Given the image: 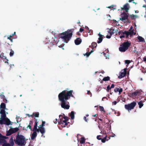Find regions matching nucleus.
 <instances>
[{
	"mask_svg": "<svg viewBox=\"0 0 146 146\" xmlns=\"http://www.w3.org/2000/svg\"><path fill=\"white\" fill-rule=\"evenodd\" d=\"M63 115H64V117H63V118L66 120V121H68L69 119L68 117L67 116H66L64 114H63Z\"/></svg>",
	"mask_w": 146,
	"mask_h": 146,
	"instance_id": "c9c22d12",
	"label": "nucleus"
},
{
	"mask_svg": "<svg viewBox=\"0 0 146 146\" xmlns=\"http://www.w3.org/2000/svg\"><path fill=\"white\" fill-rule=\"evenodd\" d=\"M2 136L1 134L0 133V144L6 142V141L5 139L2 138Z\"/></svg>",
	"mask_w": 146,
	"mask_h": 146,
	"instance_id": "2eb2a0df",
	"label": "nucleus"
},
{
	"mask_svg": "<svg viewBox=\"0 0 146 146\" xmlns=\"http://www.w3.org/2000/svg\"><path fill=\"white\" fill-rule=\"evenodd\" d=\"M143 60L144 61H146V57H144L143 58Z\"/></svg>",
	"mask_w": 146,
	"mask_h": 146,
	"instance_id": "774afa93",
	"label": "nucleus"
},
{
	"mask_svg": "<svg viewBox=\"0 0 146 146\" xmlns=\"http://www.w3.org/2000/svg\"><path fill=\"white\" fill-rule=\"evenodd\" d=\"M37 129V127H35V126H34L33 129L32 131L33 132L36 131V130Z\"/></svg>",
	"mask_w": 146,
	"mask_h": 146,
	"instance_id": "49530a36",
	"label": "nucleus"
},
{
	"mask_svg": "<svg viewBox=\"0 0 146 146\" xmlns=\"http://www.w3.org/2000/svg\"><path fill=\"white\" fill-rule=\"evenodd\" d=\"M13 133H15L19 130V129L18 127L15 128H11L10 129Z\"/></svg>",
	"mask_w": 146,
	"mask_h": 146,
	"instance_id": "f3484780",
	"label": "nucleus"
},
{
	"mask_svg": "<svg viewBox=\"0 0 146 146\" xmlns=\"http://www.w3.org/2000/svg\"><path fill=\"white\" fill-rule=\"evenodd\" d=\"M117 103V102L116 101H115L114 102H113V104L114 105H115Z\"/></svg>",
	"mask_w": 146,
	"mask_h": 146,
	"instance_id": "338daca9",
	"label": "nucleus"
},
{
	"mask_svg": "<svg viewBox=\"0 0 146 146\" xmlns=\"http://www.w3.org/2000/svg\"><path fill=\"white\" fill-rule=\"evenodd\" d=\"M111 109L112 110V111L114 112V113L115 114H116L117 113L114 110L112 109Z\"/></svg>",
	"mask_w": 146,
	"mask_h": 146,
	"instance_id": "69168bd1",
	"label": "nucleus"
},
{
	"mask_svg": "<svg viewBox=\"0 0 146 146\" xmlns=\"http://www.w3.org/2000/svg\"><path fill=\"white\" fill-rule=\"evenodd\" d=\"M138 104L139 105V107L141 108L143 105L142 101H141L138 103Z\"/></svg>",
	"mask_w": 146,
	"mask_h": 146,
	"instance_id": "393cba45",
	"label": "nucleus"
},
{
	"mask_svg": "<svg viewBox=\"0 0 146 146\" xmlns=\"http://www.w3.org/2000/svg\"><path fill=\"white\" fill-rule=\"evenodd\" d=\"M126 75V73L123 72H121L120 75L118 76V78L120 79L121 78L125 76Z\"/></svg>",
	"mask_w": 146,
	"mask_h": 146,
	"instance_id": "5701e85b",
	"label": "nucleus"
},
{
	"mask_svg": "<svg viewBox=\"0 0 146 146\" xmlns=\"http://www.w3.org/2000/svg\"><path fill=\"white\" fill-rule=\"evenodd\" d=\"M82 42V39L80 38H77L75 40V44L76 45H78L80 44Z\"/></svg>",
	"mask_w": 146,
	"mask_h": 146,
	"instance_id": "f8f14e48",
	"label": "nucleus"
},
{
	"mask_svg": "<svg viewBox=\"0 0 146 146\" xmlns=\"http://www.w3.org/2000/svg\"><path fill=\"white\" fill-rule=\"evenodd\" d=\"M0 113L2 114H5V111L4 109H2L1 110Z\"/></svg>",
	"mask_w": 146,
	"mask_h": 146,
	"instance_id": "ea45409f",
	"label": "nucleus"
},
{
	"mask_svg": "<svg viewBox=\"0 0 146 146\" xmlns=\"http://www.w3.org/2000/svg\"><path fill=\"white\" fill-rule=\"evenodd\" d=\"M111 89V87H110V85H108L107 87V90L108 92H109Z\"/></svg>",
	"mask_w": 146,
	"mask_h": 146,
	"instance_id": "a18cd8bd",
	"label": "nucleus"
},
{
	"mask_svg": "<svg viewBox=\"0 0 146 146\" xmlns=\"http://www.w3.org/2000/svg\"><path fill=\"white\" fill-rule=\"evenodd\" d=\"M98 35L99 36V38H98V40L97 41V43L98 44L100 43L102 41L103 37H104V35H102L100 34V33L98 34Z\"/></svg>",
	"mask_w": 146,
	"mask_h": 146,
	"instance_id": "9d476101",
	"label": "nucleus"
},
{
	"mask_svg": "<svg viewBox=\"0 0 146 146\" xmlns=\"http://www.w3.org/2000/svg\"><path fill=\"white\" fill-rule=\"evenodd\" d=\"M129 32L127 31H125L124 32L123 31V33H122L123 34V35H126V34L127 33Z\"/></svg>",
	"mask_w": 146,
	"mask_h": 146,
	"instance_id": "8fccbe9b",
	"label": "nucleus"
},
{
	"mask_svg": "<svg viewBox=\"0 0 146 146\" xmlns=\"http://www.w3.org/2000/svg\"><path fill=\"white\" fill-rule=\"evenodd\" d=\"M101 137V135H98L97 136V139L99 140H101L102 139V138L100 137Z\"/></svg>",
	"mask_w": 146,
	"mask_h": 146,
	"instance_id": "c03bdc74",
	"label": "nucleus"
},
{
	"mask_svg": "<svg viewBox=\"0 0 146 146\" xmlns=\"http://www.w3.org/2000/svg\"><path fill=\"white\" fill-rule=\"evenodd\" d=\"M5 143V142L3 143H4L3 144L2 146H10L9 144L6 143Z\"/></svg>",
	"mask_w": 146,
	"mask_h": 146,
	"instance_id": "4c0bfd02",
	"label": "nucleus"
},
{
	"mask_svg": "<svg viewBox=\"0 0 146 146\" xmlns=\"http://www.w3.org/2000/svg\"><path fill=\"white\" fill-rule=\"evenodd\" d=\"M73 92L72 90L69 91L64 90L58 94V99L61 102V105L62 108L67 110L69 108L70 106L68 105L69 102L67 100L71 97H73L72 94Z\"/></svg>",
	"mask_w": 146,
	"mask_h": 146,
	"instance_id": "f257e3e1",
	"label": "nucleus"
},
{
	"mask_svg": "<svg viewBox=\"0 0 146 146\" xmlns=\"http://www.w3.org/2000/svg\"><path fill=\"white\" fill-rule=\"evenodd\" d=\"M0 108H1L5 109L6 108L5 104L4 103H2L1 105Z\"/></svg>",
	"mask_w": 146,
	"mask_h": 146,
	"instance_id": "bb28decb",
	"label": "nucleus"
},
{
	"mask_svg": "<svg viewBox=\"0 0 146 146\" xmlns=\"http://www.w3.org/2000/svg\"><path fill=\"white\" fill-rule=\"evenodd\" d=\"M84 31V29H82V28H80V32H83V31Z\"/></svg>",
	"mask_w": 146,
	"mask_h": 146,
	"instance_id": "13d9d810",
	"label": "nucleus"
},
{
	"mask_svg": "<svg viewBox=\"0 0 146 146\" xmlns=\"http://www.w3.org/2000/svg\"><path fill=\"white\" fill-rule=\"evenodd\" d=\"M11 145L12 146H13L14 145V143L13 140V137H11V138L10 140V142H9Z\"/></svg>",
	"mask_w": 146,
	"mask_h": 146,
	"instance_id": "7c9ffc66",
	"label": "nucleus"
},
{
	"mask_svg": "<svg viewBox=\"0 0 146 146\" xmlns=\"http://www.w3.org/2000/svg\"><path fill=\"white\" fill-rule=\"evenodd\" d=\"M67 121H66L65 120H63L62 118L60 119V121L58 122V123L60 124L63 125L65 123L67 122Z\"/></svg>",
	"mask_w": 146,
	"mask_h": 146,
	"instance_id": "6ab92c4d",
	"label": "nucleus"
},
{
	"mask_svg": "<svg viewBox=\"0 0 146 146\" xmlns=\"http://www.w3.org/2000/svg\"><path fill=\"white\" fill-rule=\"evenodd\" d=\"M125 36L124 35H122L121 36H120L119 37L121 38H123L125 37Z\"/></svg>",
	"mask_w": 146,
	"mask_h": 146,
	"instance_id": "e2e57ef3",
	"label": "nucleus"
},
{
	"mask_svg": "<svg viewBox=\"0 0 146 146\" xmlns=\"http://www.w3.org/2000/svg\"><path fill=\"white\" fill-rule=\"evenodd\" d=\"M15 141V143L19 145H25L26 143L25 137L22 135H19V133L17 136Z\"/></svg>",
	"mask_w": 146,
	"mask_h": 146,
	"instance_id": "7ed1b4c3",
	"label": "nucleus"
},
{
	"mask_svg": "<svg viewBox=\"0 0 146 146\" xmlns=\"http://www.w3.org/2000/svg\"><path fill=\"white\" fill-rule=\"evenodd\" d=\"M31 122H32V121H30V122L29 123V125L27 126V127H26V128L27 129V130H28V128H29V129H30L31 130H32L31 126Z\"/></svg>",
	"mask_w": 146,
	"mask_h": 146,
	"instance_id": "f704fd0d",
	"label": "nucleus"
},
{
	"mask_svg": "<svg viewBox=\"0 0 146 146\" xmlns=\"http://www.w3.org/2000/svg\"><path fill=\"white\" fill-rule=\"evenodd\" d=\"M39 131L41 133L42 135H43V134L45 133V131L43 130L40 128L37 129L36 130V132H37L38 133Z\"/></svg>",
	"mask_w": 146,
	"mask_h": 146,
	"instance_id": "dca6fc26",
	"label": "nucleus"
},
{
	"mask_svg": "<svg viewBox=\"0 0 146 146\" xmlns=\"http://www.w3.org/2000/svg\"><path fill=\"white\" fill-rule=\"evenodd\" d=\"M26 115H27L29 117H33V115H29V114H27Z\"/></svg>",
	"mask_w": 146,
	"mask_h": 146,
	"instance_id": "680f3d73",
	"label": "nucleus"
},
{
	"mask_svg": "<svg viewBox=\"0 0 146 146\" xmlns=\"http://www.w3.org/2000/svg\"><path fill=\"white\" fill-rule=\"evenodd\" d=\"M13 36L11 35L9 36L8 37L7 39H9L11 41V42H13Z\"/></svg>",
	"mask_w": 146,
	"mask_h": 146,
	"instance_id": "2f4dec72",
	"label": "nucleus"
},
{
	"mask_svg": "<svg viewBox=\"0 0 146 146\" xmlns=\"http://www.w3.org/2000/svg\"><path fill=\"white\" fill-rule=\"evenodd\" d=\"M137 38L138 39L139 41L140 42H145V40L141 36H138L137 37Z\"/></svg>",
	"mask_w": 146,
	"mask_h": 146,
	"instance_id": "412c9836",
	"label": "nucleus"
},
{
	"mask_svg": "<svg viewBox=\"0 0 146 146\" xmlns=\"http://www.w3.org/2000/svg\"><path fill=\"white\" fill-rule=\"evenodd\" d=\"M1 119H5V117H6V115L5 114H2V115L1 116Z\"/></svg>",
	"mask_w": 146,
	"mask_h": 146,
	"instance_id": "e433bc0d",
	"label": "nucleus"
},
{
	"mask_svg": "<svg viewBox=\"0 0 146 146\" xmlns=\"http://www.w3.org/2000/svg\"><path fill=\"white\" fill-rule=\"evenodd\" d=\"M136 104V103L135 102H133L130 104L125 105V109L127 110L128 111H129L133 109Z\"/></svg>",
	"mask_w": 146,
	"mask_h": 146,
	"instance_id": "39448f33",
	"label": "nucleus"
},
{
	"mask_svg": "<svg viewBox=\"0 0 146 146\" xmlns=\"http://www.w3.org/2000/svg\"><path fill=\"white\" fill-rule=\"evenodd\" d=\"M108 32L110 33L111 36L115 32V31L114 29H110V31H109Z\"/></svg>",
	"mask_w": 146,
	"mask_h": 146,
	"instance_id": "4be33fe9",
	"label": "nucleus"
},
{
	"mask_svg": "<svg viewBox=\"0 0 146 146\" xmlns=\"http://www.w3.org/2000/svg\"><path fill=\"white\" fill-rule=\"evenodd\" d=\"M114 86H115V85L114 84H112L111 86V88H114Z\"/></svg>",
	"mask_w": 146,
	"mask_h": 146,
	"instance_id": "0e129e2a",
	"label": "nucleus"
},
{
	"mask_svg": "<svg viewBox=\"0 0 146 146\" xmlns=\"http://www.w3.org/2000/svg\"><path fill=\"white\" fill-rule=\"evenodd\" d=\"M84 119L87 122L88 120V119H87L86 117L84 116Z\"/></svg>",
	"mask_w": 146,
	"mask_h": 146,
	"instance_id": "5fc2aeb1",
	"label": "nucleus"
},
{
	"mask_svg": "<svg viewBox=\"0 0 146 146\" xmlns=\"http://www.w3.org/2000/svg\"><path fill=\"white\" fill-rule=\"evenodd\" d=\"M129 8V4L126 3L123 5V7L121 8V10H124L126 12H128Z\"/></svg>",
	"mask_w": 146,
	"mask_h": 146,
	"instance_id": "1a4fd4ad",
	"label": "nucleus"
},
{
	"mask_svg": "<svg viewBox=\"0 0 146 146\" xmlns=\"http://www.w3.org/2000/svg\"><path fill=\"white\" fill-rule=\"evenodd\" d=\"M130 16L131 18L132 19H135L137 17L136 15H134L133 14L130 15Z\"/></svg>",
	"mask_w": 146,
	"mask_h": 146,
	"instance_id": "cd10ccee",
	"label": "nucleus"
},
{
	"mask_svg": "<svg viewBox=\"0 0 146 146\" xmlns=\"http://www.w3.org/2000/svg\"><path fill=\"white\" fill-rule=\"evenodd\" d=\"M69 116L72 119H73L74 118V111H72L70 114H69Z\"/></svg>",
	"mask_w": 146,
	"mask_h": 146,
	"instance_id": "aec40b11",
	"label": "nucleus"
},
{
	"mask_svg": "<svg viewBox=\"0 0 146 146\" xmlns=\"http://www.w3.org/2000/svg\"><path fill=\"white\" fill-rule=\"evenodd\" d=\"M87 94H88V95H92V93H91L90 92V91H88Z\"/></svg>",
	"mask_w": 146,
	"mask_h": 146,
	"instance_id": "6e6d98bb",
	"label": "nucleus"
},
{
	"mask_svg": "<svg viewBox=\"0 0 146 146\" xmlns=\"http://www.w3.org/2000/svg\"><path fill=\"white\" fill-rule=\"evenodd\" d=\"M110 77L108 76H107V77L104 78L102 80L104 81H109V80H110Z\"/></svg>",
	"mask_w": 146,
	"mask_h": 146,
	"instance_id": "a878e982",
	"label": "nucleus"
},
{
	"mask_svg": "<svg viewBox=\"0 0 146 146\" xmlns=\"http://www.w3.org/2000/svg\"><path fill=\"white\" fill-rule=\"evenodd\" d=\"M11 130L10 129L7 132L6 134V135L7 136H10L13 133Z\"/></svg>",
	"mask_w": 146,
	"mask_h": 146,
	"instance_id": "b1692460",
	"label": "nucleus"
},
{
	"mask_svg": "<svg viewBox=\"0 0 146 146\" xmlns=\"http://www.w3.org/2000/svg\"><path fill=\"white\" fill-rule=\"evenodd\" d=\"M121 18H120V20L123 21L125 20H128V15L127 13L123 12L121 15Z\"/></svg>",
	"mask_w": 146,
	"mask_h": 146,
	"instance_id": "0eeeda50",
	"label": "nucleus"
},
{
	"mask_svg": "<svg viewBox=\"0 0 146 146\" xmlns=\"http://www.w3.org/2000/svg\"><path fill=\"white\" fill-rule=\"evenodd\" d=\"M111 36L110 35H107L106 36V38H111Z\"/></svg>",
	"mask_w": 146,
	"mask_h": 146,
	"instance_id": "bf43d9fd",
	"label": "nucleus"
},
{
	"mask_svg": "<svg viewBox=\"0 0 146 146\" xmlns=\"http://www.w3.org/2000/svg\"><path fill=\"white\" fill-rule=\"evenodd\" d=\"M38 123V122H37V121H35V125L34 126H35V127H37V125H37Z\"/></svg>",
	"mask_w": 146,
	"mask_h": 146,
	"instance_id": "603ef678",
	"label": "nucleus"
},
{
	"mask_svg": "<svg viewBox=\"0 0 146 146\" xmlns=\"http://www.w3.org/2000/svg\"><path fill=\"white\" fill-rule=\"evenodd\" d=\"M91 53V52H89V53L86 52L85 54H84V56L86 55L87 57H88L90 55Z\"/></svg>",
	"mask_w": 146,
	"mask_h": 146,
	"instance_id": "79ce46f5",
	"label": "nucleus"
},
{
	"mask_svg": "<svg viewBox=\"0 0 146 146\" xmlns=\"http://www.w3.org/2000/svg\"><path fill=\"white\" fill-rule=\"evenodd\" d=\"M130 35V34L129 33V32L127 33L126 35V38H127L128 37V36H129V35Z\"/></svg>",
	"mask_w": 146,
	"mask_h": 146,
	"instance_id": "864d4df0",
	"label": "nucleus"
},
{
	"mask_svg": "<svg viewBox=\"0 0 146 146\" xmlns=\"http://www.w3.org/2000/svg\"><path fill=\"white\" fill-rule=\"evenodd\" d=\"M131 43L127 40V42H125L120 44L119 50L120 52H125L128 49Z\"/></svg>",
	"mask_w": 146,
	"mask_h": 146,
	"instance_id": "20e7f679",
	"label": "nucleus"
},
{
	"mask_svg": "<svg viewBox=\"0 0 146 146\" xmlns=\"http://www.w3.org/2000/svg\"><path fill=\"white\" fill-rule=\"evenodd\" d=\"M92 46L94 48L96 47L97 46V44L96 42H93L92 43Z\"/></svg>",
	"mask_w": 146,
	"mask_h": 146,
	"instance_id": "72a5a7b5",
	"label": "nucleus"
},
{
	"mask_svg": "<svg viewBox=\"0 0 146 146\" xmlns=\"http://www.w3.org/2000/svg\"><path fill=\"white\" fill-rule=\"evenodd\" d=\"M106 129L105 130L104 132V133L105 134H107L109 132H110V129H109V131H108V130H107V131H106Z\"/></svg>",
	"mask_w": 146,
	"mask_h": 146,
	"instance_id": "3c124183",
	"label": "nucleus"
},
{
	"mask_svg": "<svg viewBox=\"0 0 146 146\" xmlns=\"http://www.w3.org/2000/svg\"><path fill=\"white\" fill-rule=\"evenodd\" d=\"M140 94V92L137 91H136L132 93L128 94V96L131 98H133L136 96H138Z\"/></svg>",
	"mask_w": 146,
	"mask_h": 146,
	"instance_id": "6e6552de",
	"label": "nucleus"
},
{
	"mask_svg": "<svg viewBox=\"0 0 146 146\" xmlns=\"http://www.w3.org/2000/svg\"><path fill=\"white\" fill-rule=\"evenodd\" d=\"M73 30H74V29L68 30L66 31L59 34L60 38L62 39L64 42L67 43L72 37Z\"/></svg>",
	"mask_w": 146,
	"mask_h": 146,
	"instance_id": "f03ea898",
	"label": "nucleus"
},
{
	"mask_svg": "<svg viewBox=\"0 0 146 146\" xmlns=\"http://www.w3.org/2000/svg\"><path fill=\"white\" fill-rule=\"evenodd\" d=\"M85 139L84 137H82L81 138V140L80 141V143L81 144H83L85 143Z\"/></svg>",
	"mask_w": 146,
	"mask_h": 146,
	"instance_id": "c756f323",
	"label": "nucleus"
},
{
	"mask_svg": "<svg viewBox=\"0 0 146 146\" xmlns=\"http://www.w3.org/2000/svg\"><path fill=\"white\" fill-rule=\"evenodd\" d=\"M123 33V31H119V32H118V35H123V34L122 33Z\"/></svg>",
	"mask_w": 146,
	"mask_h": 146,
	"instance_id": "de8ad7c7",
	"label": "nucleus"
},
{
	"mask_svg": "<svg viewBox=\"0 0 146 146\" xmlns=\"http://www.w3.org/2000/svg\"><path fill=\"white\" fill-rule=\"evenodd\" d=\"M130 62H131L129 60H125V63L127 64H129L130 63Z\"/></svg>",
	"mask_w": 146,
	"mask_h": 146,
	"instance_id": "37998d69",
	"label": "nucleus"
},
{
	"mask_svg": "<svg viewBox=\"0 0 146 146\" xmlns=\"http://www.w3.org/2000/svg\"><path fill=\"white\" fill-rule=\"evenodd\" d=\"M37 136V133L36 131L33 132L31 135V139L33 140L35 139Z\"/></svg>",
	"mask_w": 146,
	"mask_h": 146,
	"instance_id": "4468645a",
	"label": "nucleus"
},
{
	"mask_svg": "<svg viewBox=\"0 0 146 146\" xmlns=\"http://www.w3.org/2000/svg\"><path fill=\"white\" fill-rule=\"evenodd\" d=\"M33 116H35L36 117H38L39 116V113L38 112L33 113Z\"/></svg>",
	"mask_w": 146,
	"mask_h": 146,
	"instance_id": "c85d7f7f",
	"label": "nucleus"
},
{
	"mask_svg": "<svg viewBox=\"0 0 146 146\" xmlns=\"http://www.w3.org/2000/svg\"><path fill=\"white\" fill-rule=\"evenodd\" d=\"M69 123V122L68 123L67 122L66 123H64V124H63L64 125H62V126L63 127H66V125H68V123Z\"/></svg>",
	"mask_w": 146,
	"mask_h": 146,
	"instance_id": "09e8293b",
	"label": "nucleus"
},
{
	"mask_svg": "<svg viewBox=\"0 0 146 146\" xmlns=\"http://www.w3.org/2000/svg\"><path fill=\"white\" fill-rule=\"evenodd\" d=\"M134 30L133 29V30H131L130 32H129V33L130 34V35H132L134 34Z\"/></svg>",
	"mask_w": 146,
	"mask_h": 146,
	"instance_id": "58836bf2",
	"label": "nucleus"
},
{
	"mask_svg": "<svg viewBox=\"0 0 146 146\" xmlns=\"http://www.w3.org/2000/svg\"><path fill=\"white\" fill-rule=\"evenodd\" d=\"M45 123V122L42 121V124L38 127V128H40L43 130L45 131L44 128L43 127L44 126Z\"/></svg>",
	"mask_w": 146,
	"mask_h": 146,
	"instance_id": "a211bd4d",
	"label": "nucleus"
},
{
	"mask_svg": "<svg viewBox=\"0 0 146 146\" xmlns=\"http://www.w3.org/2000/svg\"><path fill=\"white\" fill-rule=\"evenodd\" d=\"M48 39H49L48 40L49 42L51 43L53 45L56 43V41L55 40H54L53 38L50 37L49 38H48Z\"/></svg>",
	"mask_w": 146,
	"mask_h": 146,
	"instance_id": "9b49d317",
	"label": "nucleus"
},
{
	"mask_svg": "<svg viewBox=\"0 0 146 146\" xmlns=\"http://www.w3.org/2000/svg\"><path fill=\"white\" fill-rule=\"evenodd\" d=\"M100 110L101 111H103L104 113H105V111L103 107L102 106H99Z\"/></svg>",
	"mask_w": 146,
	"mask_h": 146,
	"instance_id": "473e14b6",
	"label": "nucleus"
},
{
	"mask_svg": "<svg viewBox=\"0 0 146 146\" xmlns=\"http://www.w3.org/2000/svg\"><path fill=\"white\" fill-rule=\"evenodd\" d=\"M127 68H125L124 69V72H123L125 73H126V74H127Z\"/></svg>",
	"mask_w": 146,
	"mask_h": 146,
	"instance_id": "052dcab7",
	"label": "nucleus"
},
{
	"mask_svg": "<svg viewBox=\"0 0 146 146\" xmlns=\"http://www.w3.org/2000/svg\"><path fill=\"white\" fill-rule=\"evenodd\" d=\"M101 140L102 142L103 143H105L106 141V140H105L104 139L102 138V139H101Z\"/></svg>",
	"mask_w": 146,
	"mask_h": 146,
	"instance_id": "4d7b16f0",
	"label": "nucleus"
},
{
	"mask_svg": "<svg viewBox=\"0 0 146 146\" xmlns=\"http://www.w3.org/2000/svg\"><path fill=\"white\" fill-rule=\"evenodd\" d=\"M114 91L115 92H119V94H120L123 91V89L122 88L119 89L118 88H115L114 89Z\"/></svg>",
	"mask_w": 146,
	"mask_h": 146,
	"instance_id": "ddd939ff",
	"label": "nucleus"
},
{
	"mask_svg": "<svg viewBox=\"0 0 146 146\" xmlns=\"http://www.w3.org/2000/svg\"><path fill=\"white\" fill-rule=\"evenodd\" d=\"M14 53L13 51L12 50L10 53L9 55H10V56H12L13 55Z\"/></svg>",
	"mask_w": 146,
	"mask_h": 146,
	"instance_id": "a19ab883",
	"label": "nucleus"
},
{
	"mask_svg": "<svg viewBox=\"0 0 146 146\" xmlns=\"http://www.w3.org/2000/svg\"><path fill=\"white\" fill-rule=\"evenodd\" d=\"M11 122L10 120L8 118L3 119H1L0 121V124H4L7 125H12V124L11 123Z\"/></svg>",
	"mask_w": 146,
	"mask_h": 146,
	"instance_id": "423d86ee",
	"label": "nucleus"
}]
</instances>
